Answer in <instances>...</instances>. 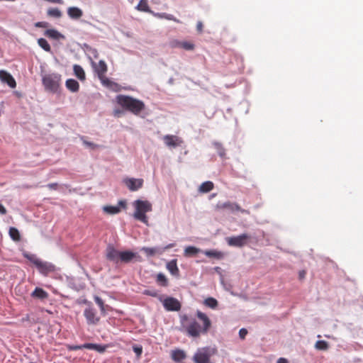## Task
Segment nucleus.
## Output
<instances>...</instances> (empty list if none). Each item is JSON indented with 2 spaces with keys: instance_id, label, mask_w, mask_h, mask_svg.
<instances>
[{
  "instance_id": "obj_1",
  "label": "nucleus",
  "mask_w": 363,
  "mask_h": 363,
  "mask_svg": "<svg viewBox=\"0 0 363 363\" xmlns=\"http://www.w3.org/2000/svg\"><path fill=\"white\" fill-rule=\"evenodd\" d=\"M196 316L202 322V325L191 315H182L180 317L182 327L186 334L191 337H199L201 334H206L211 327V321L204 313L198 311Z\"/></svg>"
},
{
  "instance_id": "obj_2",
  "label": "nucleus",
  "mask_w": 363,
  "mask_h": 363,
  "mask_svg": "<svg viewBox=\"0 0 363 363\" xmlns=\"http://www.w3.org/2000/svg\"><path fill=\"white\" fill-rule=\"evenodd\" d=\"M133 205L135 208L134 218L148 225V218L146 213L152 211V203L147 200L138 199L133 202Z\"/></svg>"
},
{
  "instance_id": "obj_3",
  "label": "nucleus",
  "mask_w": 363,
  "mask_h": 363,
  "mask_svg": "<svg viewBox=\"0 0 363 363\" xmlns=\"http://www.w3.org/2000/svg\"><path fill=\"white\" fill-rule=\"evenodd\" d=\"M117 102L123 108L135 115L140 113L145 108V104L142 101L128 96H118Z\"/></svg>"
},
{
  "instance_id": "obj_4",
  "label": "nucleus",
  "mask_w": 363,
  "mask_h": 363,
  "mask_svg": "<svg viewBox=\"0 0 363 363\" xmlns=\"http://www.w3.org/2000/svg\"><path fill=\"white\" fill-rule=\"evenodd\" d=\"M42 82L45 90L55 93L60 86L61 75L57 73L45 74L43 77Z\"/></svg>"
},
{
  "instance_id": "obj_5",
  "label": "nucleus",
  "mask_w": 363,
  "mask_h": 363,
  "mask_svg": "<svg viewBox=\"0 0 363 363\" xmlns=\"http://www.w3.org/2000/svg\"><path fill=\"white\" fill-rule=\"evenodd\" d=\"M217 353L215 347H203L199 348L193 356L194 363H210L212 356Z\"/></svg>"
},
{
  "instance_id": "obj_6",
  "label": "nucleus",
  "mask_w": 363,
  "mask_h": 363,
  "mask_svg": "<svg viewBox=\"0 0 363 363\" xmlns=\"http://www.w3.org/2000/svg\"><path fill=\"white\" fill-rule=\"evenodd\" d=\"M250 237L247 234H242L238 236H233L227 238V243L230 246L241 247L247 244V240Z\"/></svg>"
},
{
  "instance_id": "obj_7",
  "label": "nucleus",
  "mask_w": 363,
  "mask_h": 363,
  "mask_svg": "<svg viewBox=\"0 0 363 363\" xmlns=\"http://www.w3.org/2000/svg\"><path fill=\"white\" fill-rule=\"evenodd\" d=\"M162 301L164 308L168 311H179L181 309V303L175 298L167 297Z\"/></svg>"
},
{
  "instance_id": "obj_8",
  "label": "nucleus",
  "mask_w": 363,
  "mask_h": 363,
  "mask_svg": "<svg viewBox=\"0 0 363 363\" xmlns=\"http://www.w3.org/2000/svg\"><path fill=\"white\" fill-rule=\"evenodd\" d=\"M84 315L89 325H96L100 320V317L97 315L96 310L92 307L86 308L84 311Z\"/></svg>"
},
{
  "instance_id": "obj_9",
  "label": "nucleus",
  "mask_w": 363,
  "mask_h": 363,
  "mask_svg": "<svg viewBox=\"0 0 363 363\" xmlns=\"http://www.w3.org/2000/svg\"><path fill=\"white\" fill-rule=\"evenodd\" d=\"M216 208L218 209H225L228 208L231 211H240L242 213L249 214L250 212L247 210L242 209L241 207L236 203H232L230 201H227L225 203H219L216 205Z\"/></svg>"
},
{
  "instance_id": "obj_10",
  "label": "nucleus",
  "mask_w": 363,
  "mask_h": 363,
  "mask_svg": "<svg viewBox=\"0 0 363 363\" xmlns=\"http://www.w3.org/2000/svg\"><path fill=\"white\" fill-rule=\"evenodd\" d=\"M123 182L130 191H135L142 188L144 181L143 179L126 178Z\"/></svg>"
},
{
  "instance_id": "obj_11",
  "label": "nucleus",
  "mask_w": 363,
  "mask_h": 363,
  "mask_svg": "<svg viewBox=\"0 0 363 363\" xmlns=\"http://www.w3.org/2000/svg\"><path fill=\"white\" fill-rule=\"evenodd\" d=\"M38 269L39 272L43 275H48V274L55 272V267L50 262H44L41 259L37 263L35 266Z\"/></svg>"
},
{
  "instance_id": "obj_12",
  "label": "nucleus",
  "mask_w": 363,
  "mask_h": 363,
  "mask_svg": "<svg viewBox=\"0 0 363 363\" xmlns=\"http://www.w3.org/2000/svg\"><path fill=\"white\" fill-rule=\"evenodd\" d=\"M165 145L169 147H176L183 143V140L177 135H166L163 137Z\"/></svg>"
},
{
  "instance_id": "obj_13",
  "label": "nucleus",
  "mask_w": 363,
  "mask_h": 363,
  "mask_svg": "<svg viewBox=\"0 0 363 363\" xmlns=\"http://www.w3.org/2000/svg\"><path fill=\"white\" fill-rule=\"evenodd\" d=\"M140 257L135 252L131 251H122L120 253L119 262L123 263H129L134 259L140 260Z\"/></svg>"
},
{
  "instance_id": "obj_14",
  "label": "nucleus",
  "mask_w": 363,
  "mask_h": 363,
  "mask_svg": "<svg viewBox=\"0 0 363 363\" xmlns=\"http://www.w3.org/2000/svg\"><path fill=\"white\" fill-rule=\"evenodd\" d=\"M0 80L6 83L11 88L16 86V82L12 75L5 70H0Z\"/></svg>"
},
{
  "instance_id": "obj_15",
  "label": "nucleus",
  "mask_w": 363,
  "mask_h": 363,
  "mask_svg": "<svg viewBox=\"0 0 363 363\" xmlns=\"http://www.w3.org/2000/svg\"><path fill=\"white\" fill-rule=\"evenodd\" d=\"M121 251L117 250L113 246H108L106 249V258L115 263L119 262Z\"/></svg>"
},
{
  "instance_id": "obj_16",
  "label": "nucleus",
  "mask_w": 363,
  "mask_h": 363,
  "mask_svg": "<svg viewBox=\"0 0 363 363\" xmlns=\"http://www.w3.org/2000/svg\"><path fill=\"white\" fill-rule=\"evenodd\" d=\"M95 71L98 74L99 78L104 82H108V79H104L105 73L107 71V66L104 61L100 60L97 65H95Z\"/></svg>"
},
{
  "instance_id": "obj_17",
  "label": "nucleus",
  "mask_w": 363,
  "mask_h": 363,
  "mask_svg": "<svg viewBox=\"0 0 363 363\" xmlns=\"http://www.w3.org/2000/svg\"><path fill=\"white\" fill-rule=\"evenodd\" d=\"M171 358L172 360L177 363H181L186 357V352L180 349H176L171 351Z\"/></svg>"
},
{
  "instance_id": "obj_18",
  "label": "nucleus",
  "mask_w": 363,
  "mask_h": 363,
  "mask_svg": "<svg viewBox=\"0 0 363 363\" xmlns=\"http://www.w3.org/2000/svg\"><path fill=\"white\" fill-rule=\"evenodd\" d=\"M119 206H106L103 208L105 213L108 214H116L121 211V206L125 208L126 203L125 201H120L118 203Z\"/></svg>"
},
{
  "instance_id": "obj_19",
  "label": "nucleus",
  "mask_w": 363,
  "mask_h": 363,
  "mask_svg": "<svg viewBox=\"0 0 363 363\" xmlns=\"http://www.w3.org/2000/svg\"><path fill=\"white\" fill-rule=\"evenodd\" d=\"M67 15L72 19H79L83 16V11L78 7L72 6L67 9Z\"/></svg>"
},
{
  "instance_id": "obj_20",
  "label": "nucleus",
  "mask_w": 363,
  "mask_h": 363,
  "mask_svg": "<svg viewBox=\"0 0 363 363\" xmlns=\"http://www.w3.org/2000/svg\"><path fill=\"white\" fill-rule=\"evenodd\" d=\"M31 296L40 300H45L48 298V294L42 288L36 287L31 293Z\"/></svg>"
},
{
  "instance_id": "obj_21",
  "label": "nucleus",
  "mask_w": 363,
  "mask_h": 363,
  "mask_svg": "<svg viewBox=\"0 0 363 363\" xmlns=\"http://www.w3.org/2000/svg\"><path fill=\"white\" fill-rule=\"evenodd\" d=\"M78 348H85L88 350H94L99 352H104L106 350V346L94 343H85L79 346Z\"/></svg>"
},
{
  "instance_id": "obj_22",
  "label": "nucleus",
  "mask_w": 363,
  "mask_h": 363,
  "mask_svg": "<svg viewBox=\"0 0 363 363\" xmlns=\"http://www.w3.org/2000/svg\"><path fill=\"white\" fill-rule=\"evenodd\" d=\"M65 86L67 89L72 92H77L79 89V82L73 79H68L65 82Z\"/></svg>"
},
{
  "instance_id": "obj_23",
  "label": "nucleus",
  "mask_w": 363,
  "mask_h": 363,
  "mask_svg": "<svg viewBox=\"0 0 363 363\" xmlns=\"http://www.w3.org/2000/svg\"><path fill=\"white\" fill-rule=\"evenodd\" d=\"M155 17L158 18H164L169 21H173L177 23H180V21L177 18H176L173 15L169 14L167 13H155L154 11H152L151 13Z\"/></svg>"
},
{
  "instance_id": "obj_24",
  "label": "nucleus",
  "mask_w": 363,
  "mask_h": 363,
  "mask_svg": "<svg viewBox=\"0 0 363 363\" xmlns=\"http://www.w3.org/2000/svg\"><path fill=\"white\" fill-rule=\"evenodd\" d=\"M73 70L74 75L81 81L86 79V74L83 68L79 65H74L73 66Z\"/></svg>"
},
{
  "instance_id": "obj_25",
  "label": "nucleus",
  "mask_w": 363,
  "mask_h": 363,
  "mask_svg": "<svg viewBox=\"0 0 363 363\" xmlns=\"http://www.w3.org/2000/svg\"><path fill=\"white\" fill-rule=\"evenodd\" d=\"M167 269L172 275L177 276L179 274V270L175 259L171 260L167 264Z\"/></svg>"
},
{
  "instance_id": "obj_26",
  "label": "nucleus",
  "mask_w": 363,
  "mask_h": 363,
  "mask_svg": "<svg viewBox=\"0 0 363 363\" xmlns=\"http://www.w3.org/2000/svg\"><path fill=\"white\" fill-rule=\"evenodd\" d=\"M213 188H214L213 183L211 181H207V182H203L200 185L199 191L201 193H208V192L211 191V190H213Z\"/></svg>"
},
{
  "instance_id": "obj_27",
  "label": "nucleus",
  "mask_w": 363,
  "mask_h": 363,
  "mask_svg": "<svg viewBox=\"0 0 363 363\" xmlns=\"http://www.w3.org/2000/svg\"><path fill=\"white\" fill-rule=\"evenodd\" d=\"M136 9L140 11L148 12L150 13L152 11L149 8L147 0H140L136 6Z\"/></svg>"
},
{
  "instance_id": "obj_28",
  "label": "nucleus",
  "mask_w": 363,
  "mask_h": 363,
  "mask_svg": "<svg viewBox=\"0 0 363 363\" xmlns=\"http://www.w3.org/2000/svg\"><path fill=\"white\" fill-rule=\"evenodd\" d=\"M203 253L208 257H213L218 259L223 257V253L217 250H206Z\"/></svg>"
},
{
  "instance_id": "obj_29",
  "label": "nucleus",
  "mask_w": 363,
  "mask_h": 363,
  "mask_svg": "<svg viewBox=\"0 0 363 363\" xmlns=\"http://www.w3.org/2000/svg\"><path fill=\"white\" fill-rule=\"evenodd\" d=\"M199 252L200 249L194 246H188L185 248L184 254L186 257H192L196 255Z\"/></svg>"
},
{
  "instance_id": "obj_30",
  "label": "nucleus",
  "mask_w": 363,
  "mask_h": 363,
  "mask_svg": "<svg viewBox=\"0 0 363 363\" xmlns=\"http://www.w3.org/2000/svg\"><path fill=\"white\" fill-rule=\"evenodd\" d=\"M45 35L52 39H59L61 37V34L55 29H48L45 30Z\"/></svg>"
},
{
  "instance_id": "obj_31",
  "label": "nucleus",
  "mask_w": 363,
  "mask_h": 363,
  "mask_svg": "<svg viewBox=\"0 0 363 363\" xmlns=\"http://www.w3.org/2000/svg\"><path fill=\"white\" fill-rule=\"evenodd\" d=\"M213 146L216 150L218 155L221 158H225V149L223 147V145L220 143L215 142L213 143Z\"/></svg>"
},
{
  "instance_id": "obj_32",
  "label": "nucleus",
  "mask_w": 363,
  "mask_h": 363,
  "mask_svg": "<svg viewBox=\"0 0 363 363\" xmlns=\"http://www.w3.org/2000/svg\"><path fill=\"white\" fill-rule=\"evenodd\" d=\"M9 233L13 240L18 242L21 240L20 233L17 228L11 227Z\"/></svg>"
},
{
  "instance_id": "obj_33",
  "label": "nucleus",
  "mask_w": 363,
  "mask_h": 363,
  "mask_svg": "<svg viewBox=\"0 0 363 363\" xmlns=\"http://www.w3.org/2000/svg\"><path fill=\"white\" fill-rule=\"evenodd\" d=\"M94 301L99 306L101 314L105 315V308H110V306L105 305L104 301L97 296L94 297Z\"/></svg>"
},
{
  "instance_id": "obj_34",
  "label": "nucleus",
  "mask_w": 363,
  "mask_h": 363,
  "mask_svg": "<svg viewBox=\"0 0 363 363\" xmlns=\"http://www.w3.org/2000/svg\"><path fill=\"white\" fill-rule=\"evenodd\" d=\"M47 14L50 17H54L57 18H59L62 16V12L57 8H50L47 11Z\"/></svg>"
},
{
  "instance_id": "obj_35",
  "label": "nucleus",
  "mask_w": 363,
  "mask_h": 363,
  "mask_svg": "<svg viewBox=\"0 0 363 363\" xmlns=\"http://www.w3.org/2000/svg\"><path fill=\"white\" fill-rule=\"evenodd\" d=\"M315 348L318 350H328L329 344L325 340H318L315 344Z\"/></svg>"
},
{
  "instance_id": "obj_36",
  "label": "nucleus",
  "mask_w": 363,
  "mask_h": 363,
  "mask_svg": "<svg viewBox=\"0 0 363 363\" xmlns=\"http://www.w3.org/2000/svg\"><path fill=\"white\" fill-rule=\"evenodd\" d=\"M156 281L162 286H167L168 285V280L162 273H160L157 275Z\"/></svg>"
},
{
  "instance_id": "obj_37",
  "label": "nucleus",
  "mask_w": 363,
  "mask_h": 363,
  "mask_svg": "<svg viewBox=\"0 0 363 363\" xmlns=\"http://www.w3.org/2000/svg\"><path fill=\"white\" fill-rule=\"evenodd\" d=\"M39 46L46 52H50L51 48L48 42L45 38H39L38 40Z\"/></svg>"
},
{
  "instance_id": "obj_38",
  "label": "nucleus",
  "mask_w": 363,
  "mask_h": 363,
  "mask_svg": "<svg viewBox=\"0 0 363 363\" xmlns=\"http://www.w3.org/2000/svg\"><path fill=\"white\" fill-rule=\"evenodd\" d=\"M204 304L211 308H216L218 306V301L216 298L209 297L205 299Z\"/></svg>"
},
{
  "instance_id": "obj_39",
  "label": "nucleus",
  "mask_w": 363,
  "mask_h": 363,
  "mask_svg": "<svg viewBox=\"0 0 363 363\" xmlns=\"http://www.w3.org/2000/svg\"><path fill=\"white\" fill-rule=\"evenodd\" d=\"M181 48L185 50H193L195 48V45L191 41H182Z\"/></svg>"
},
{
  "instance_id": "obj_40",
  "label": "nucleus",
  "mask_w": 363,
  "mask_h": 363,
  "mask_svg": "<svg viewBox=\"0 0 363 363\" xmlns=\"http://www.w3.org/2000/svg\"><path fill=\"white\" fill-rule=\"evenodd\" d=\"M24 257L26 259H28L30 262L33 263L35 264V266H36L37 263H38V262L40 260L35 255H32V254L26 253V254H24Z\"/></svg>"
},
{
  "instance_id": "obj_41",
  "label": "nucleus",
  "mask_w": 363,
  "mask_h": 363,
  "mask_svg": "<svg viewBox=\"0 0 363 363\" xmlns=\"http://www.w3.org/2000/svg\"><path fill=\"white\" fill-rule=\"evenodd\" d=\"M142 250L143 252H145L146 253V255H148V256H153L157 252V249L154 248V247H143Z\"/></svg>"
},
{
  "instance_id": "obj_42",
  "label": "nucleus",
  "mask_w": 363,
  "mask_h": 363,
  "mask_svg": "<svg viewBox=\"0 0 363 363\" xmlns=\"http://www.w3.org/2000/svg\"><path fill=\"white\" fill-rule=\"evenodd\" d=\"M182 41L178 40H172L169 42V46L172 48H181L182 47Z\"/></svg>"
},
{
  "instance_id": "obj_43",
  "label": "nucleus",
  "mask_w": 363,
  "mask_h": 363,
  "mask_svg": "<svg viewBox=\"0 0 363 363\" xmlns=\"http://www.w3.org/2000/svg\"><path fill=\"white\" fill-rule=\"evenodd\" d=\"M35 26L36 28H48L49 26V23L45 21H39L35 23Z\"/></svg>"
},
{
  "instance_id": "obj_44",
  "label": "nucleus",
  "mask_w": 363,
  "mask_h": 363,
  "mask_svg": "<svg viewBox=\"0 0 363 363\" xmlns=\"http://www.w3.org/2000/svg\"><path fill=\"white\" fill-rule=\"evenodd\" d=\"M144 294L148 295L152 297H157L158 296V293L155 290H145Z\"/></svg>"
},
{
  "instance_id": "obj_45",
  "label": "nucleus",
  "mask_w": 363,
  "mask_h": 363,
  "mask_svg": "<svg viewBox=\"0 0 363 363\" xmlns=\"http://www.w3.org/2000/svg\"><path fill=\"white\" fill-rule=\"evenodd\" d=\"M247 334V330L245 328H242L239 331V336L241 339H245Z\"/></svg>"
},
{
  "instance_id": "obj_46",
  "label": "nucleus",
  "mask_w": 363,
  "mask_h": 363,
  "mask_svg": "<svg viewBox=\"0 0 363 363\" xmlns=\"http://www.w3.org/2000/svg\"><path fill=\"white\" fill-rule=\"evenodd\" d=\"M133 351L138 356H140L143 352L142 347H133Z\"/></svg>"
},
{
  "instance_id": "obj_47",
  "label": "nucleus",
  "mask_w": 363,
  "mask_h": 363,
  "mask_svg": "<svg viewBox=\"0 0 363 363\" xmlns=\"http://www.w3.org/2000/svg\"><path fill=\"white\" fill-rule=\"evenodd\" d=\"M84 143L86 146H88V147H91V149H95V148H97V147H99V145H96V144H94V143H90V142H88V141H84Z\"/></svg>"
},
{
  "instance_id": "obj_48",
  "label": "nucleus",
  "mask_w": 363,
  "mask_h": 363,
  "mask_svg": "<svg viewBox=\"0 0 363 363\" xmlns=\"http://www.w3.org/2000/svg\"><path fill=\"white\" fill-rule=\"evenodd\" d=\"M7 211L6 208L0 203V214L5 215L6 214Z\"/></svg>"
},
{
  "instance_id": "obj_49",
  "label": "nucleus",
  "mask_w": 363,
  "mask_h": 363,
  "mask_svg": "<svg viewBox=\"0 0 363 363\" xmlns=\"http://www.w3.org/2000/svg\"><path fill=\"white\" fill-rule=\"evenodd\" d=\"M196 28H197V30H198L199 33H201V32H202V30H203V23H202L201 21H199V22L197 23Z\"/></svg>"
},
{
  "instance_id": "obj_50",
  "label": "nucleus",
  "mask_w": 363,
  "mask_h": 363,
  "mask_svg": "<svg viewBox=\"0 0 363 363\" xmlns=\"http://www.w3.org/2000/svg\"><path fill=\"white\" fill-rule=\"evenodd\" d=\"M57 183H51V184H48V187L50 189H57Z\"/></svg>"
},
{
  "instance_id": "obj_51",
  "label": "nucleus",
  "mask_w": 363,
  "mask_h": 363,
  "mask_svg": "<svg viewBox=\"0 0 363 363\" xmlns=\"http://www.w3.org/2000/svg\"><path fill=\"white\" fill-rule=\"evenodd\" d=\"M277 363H289V361L285 358L281 357L277 360Z\"/></svg>"
},
{
  "instance_id": "obj_52",
  "label": "nucleus",
  "mask_w": 363,
  "mask_h": 363,
  "mask_svg": "<svg viewBox=\"0 0 363 363\" xmlns=\"http://www.w3.org/2000/svg\"><path fill=\"white\" fill-rule=\"evenodd\" d=\"M306 274V271H304V270L300 271L299 272V278L301 279H303L305 277Z\"/></svg>"
},
{
  "instance_id": "obj_53",
  "label": "nucleus",
  "mask_w": 363,
  "mask_h": 363,
  "mask_svg": "<svg viewBox=\"0 0 363 363\" xmlns=\"http://www.w3.org/2000/svg\"><path fill=\"white\" fill-rule=\"evenodd\" d=\"M112 310V308L110 306V308H105V315L106 314V312L108 311H111Z\"/></svg>"
},
{
  "instance_id": "obj_54",
  "label": "nucleus",
  "mask_w": 363,
  "mask_h": 363,
  "mask_svg": "<svg viewBox=\"0 0 363 363\" xmlns=\"http://www.w3.org/2000/svg\"><path fill=\"white\" fill-rule=\"evenodd\" d=\"M80 345L75 346L73 347L74 350H81L82 348H78Z\"/></svg>"
}]
</instances>
